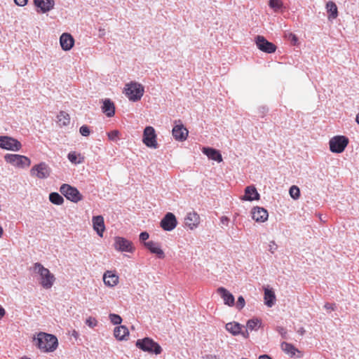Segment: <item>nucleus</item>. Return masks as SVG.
Wrapping results in <instances>:
<instances>
[{
	"instance_id": "f257e3e1",
	"label": "nucleus",
	"mask_w": 359,
	"mask_h": 359,
	"mask_svg": "<svg viewBox=\"0 0 359 359\" xmlns=\"http://www.w3.org/2000/svg\"><path fill=\"white\" fill-rule=\"evenodd\" d=\"M34 339L36 347L43 352H53L58 346L57 339L53 334L40 332Z\"/></svg>"
},
{
	"instance_id": "f03ea898",
	"label": "nucleus",
	"mask_w": 359,
	"mask_h": 359,
	"mask_svg": "<svg viewBox=\"0 0 359 359\" xmlns=\"http://www.w3.org/2000/svg\"><path fill=\"white\" fill-rule=\"evenodd\" d=\"M33 270L40 276V284L43 288L50 289L53 285L55 280L54 275L41 263H35L34 264Z\"/></svg>"
},
{
	"instance_id": "7ed1b4c3",
	"label": "nucleus",
	"mask_w": 359,
	"mask_h": 359,
	"mask_svg": "<svg viewBox=\"0 0 359 359\" xmlns=\"http://www.w3.org/2000/svg\"><path fill=\"white\" fill-rule=\"evenodd\" d=\"M135 346L140 350L150 354L158 355L162 352L161 346L149 337L137 339Z\"/></svg>"
},
{
	"instance_id": "20e7f679",
	"label": "nucleus",
	"mask_w": 359,
	"mask_h": 359,
	"mask_svg": "<svg viewBox=\"0 0 359 359\" xmlns=\"http://www.w3.org/2000/svg\"><path fill=\"white\" fill-rule=\"evenodd\" d=\"M126 95L129 100L137 102L143 96L144 89L142 84L137 82H131L126 85L124 88Z\"/></svg>"
},
{
	"instance_id": "39448f33",
	"label": "nucleus",
	"mask_w": 359,
	"mask_h": 359,
	"mask_svg": "<svg viewBox=\"0 0 359 359\" xmlns=\"http://www.w3.org/2000/svg\"><path fill=\"white\" fill-rule=\"evenodd\" d=\"M348 144V137L344 135H337L330 139V149L333 153L340 154L344 151Z\"/></svg>"
},
{
	"instance_id": "423d86ee",
	"label": "nucleus",
	"mask_w": 359,
	"mask_h": 359,
	"mask_svg": "<svg viewBox=\"0 0 359 359\" xmlns=\"http://www.w3.org/2000/svg\"><path fill=\"white\" fill-rule=\"evenodd\" d=\"M5 161L18 168H26L29 166L31 163L30 159L22 155L7 154L4 156Z\"/></svg>"
},
{
	"instance_id": "0eeeda50",
	"label": "nucleus",
	"mask_w": 359,
	"mask_h": 359,
	"mask_svg": "<svg viewBox=\"0 0 359 359\" xmlns=\"http://www.w3.org/2000/svg\"><path fill=\"white\" fill-rule=\"evenodd\" d=\"M60 191L72 202L77 203L82 199V196L79 190L69 184H63L60 188Z\"/></svg>"
},
{
	"instance_id": "6e6552de",
	"label": "nucleus",
	"mask_w": 359,
	"mask_h": 359,
	"mask_svg": "<svg viewBox=\"0 0 359 359\" xmlns=\"http://www.w3.org/2000/svg\"><path fill=\"white\" fill-rule=\"evenodd\" d=\"M0 148L13 151H20L22 144L18 140L7 135L0 136Z\"/></svg>"
},
{
	"instance_id": "1a4fd4ad",
	"label": "nucleus",
	"mask_w": 359,
	"mask_h": 359,
	"mask_svg": "<svg viewBox=\"0 0 359 359\" xmlns=\"http://www.w3.org/2000/svg\"><path fill=\"white\" fill-rule=\"evenodd\" d=\"M143 143L149 148L157 149L158 144L156 141V134L152 126H147L143 132Z\"/></svg>"
},
{
	"instance_id": "9d476101",
	"label": "nucleus",
	"mask_w": 359,
	"mask_h": 359,
	"mask_svg": "<svg viewBox=\"0 0 359 359\" xmlns=\"http://www.w3.org/2000/svg\"><path fill=\"white\" fill-rule=\"evenodd\" d=\"M30 172L31 175L36 176L39 179H46L50 176L51 169L46 163L41 162L33 166Z\"/></svg>"
},
{
	"instance_id": "9b49d317",
	"label": "nucleus",
	"mask_w": 359,
	"mask_h": 359,
	"mask_svg": "<svg viewBox=\"0 0 359 359\" xmlns=\"http://www.w3.org/2000/svg\"><path fill=\"white\" fill-rule=\"evenodd\" d=\"M255 43L260 50L266 53H273L276 50V46L263 36L257 35L255 37Z\"/></svg>"
},
{
	"instance_id": "f8f14e48",
	"label": "nucleus",
	"mask_w": 359,
	"mask_h": 359,
	"mask_svg": "<svg viewBox=\"0 0 359 359\" xmlns=\"http://www.w3.org/2000/svg\"><path fill=\"white\" fill-rule=\"evenodd\" d=\"M177 224V221L175 215L172 212H168L165 215L161 221V227L168 231L173 230Z\"/></svg>"
},
{
	"instance_id": "ddd939ff",
	"label": "nucleus",
	"mask_w": 359,
	"mask_h": 359,
	"mask_svg": "<svg viewBox=\"0 0 359 359\" xmlns=\"http://www.w3.org/2000/svg\"><path fill=\"white\" fill-rule=\"evenodd\" d=\"M179 123V124H176L173 127L172 130V136L176 140L184 141L188 136V130L181 123L180 120L175 121V123Z\"/></svg>"
},
{
	"instance_id": "4468645a",
	"label": "nucleus",
	"mask_w": 359,
	"mask_h": 359,
	"mask_svg": "<svg viewBox=\"0 0 359 359\" xmlns=\"http://www.w3.org/2000/svg\"><path fill=\"white\" fill-rule=\"evenodd\" d=\"M115 248L121 252H132L133 250V243L123 237H116L114 243Z\"/></svg>"
},
{
	"instance_id": "2eb2a0df",
	"label": "nucleus",
	"mask_w": 359,
	"mask_h": 359,
	"mask_svg": "<svg viewBox=\"0 0 359 359\" xmlns=\"http://www.w3.org/2000/svg\"><path fill=\"white\" fill-rule=\"evenodd\" d=\"M35 6L39 8L38 12L47 13L54 8V0H34Z\"/></svg>"
},
{
	"instance_id": "dca6fc26",
	"label": "nucleus",
	"mask_w": 359,
	"mask_h": 359,
	"mask_svg": "<svg viewBox=\"0 0 359 359\" xmlns=\"http://www.w3.org/2000/svg\"><path fill=\"white\" fill-rule=\"evenodd\" d=\"M60 46L64 50H69L74 44L73 36L68 33H63L60 38Z\"/></svg>"
},
{
	"instance_id": "f3484780",
	"label": "nucleus",
	"mask_w": 359,
	"mask_h": 359,
	"mask_svg": "<svg viewBox=\"0 0 359 359\" xmlns=\"http://www.w3.org/2000/svg\"><path fill=\"white\" fill-rule=\"evenodd\" d=\"M268 212L263 208L256 207L252 211V219L256 222H264L268 219Z\"/></svg>"
},
{
	"instance_id": "a211bd4d",
	"label": "nucleus",
	"mask_w": 359,
	"mask_h": 359,
	"mask_svg": "<svg viewBox=\"0 0 359 359\" xmlns=\"http://www.w3.org/2000/svg\"><path fill=\"white\" fill-rule=\"evenodd\" d=\"M144 246L150 251L151 253L155 254L158 258H163L165 255L161 248L159 243L150 241L144 242Z\"/></svg>"
},
{
	"instance_id": "6ab92c4d",
	"label": "nucleus",
	"mask_w": 359,
	"mask_h": 359,
	"mask_svg": "<svg viewBox=\"0 0 359 359\" xmlns=\"http://www.w3.org/2000/svg\"><path fill=\"white\" fill-rule=\"evenodd\" d=\"M217 293L223 299L225 304L232 306L235 304V299L233 295L230 293L226 288L220 287L217 289Z\"/></svg>"
},
{
	"instance_id": "aec40b11",
	"label": "nucleus",
	"mask_w": 359,
	"mask_h": 359,
	"mask_svg": "<svg viewBox=\"0 0 359 359\" xmlns=\"http://www.w3.org/2000/svg\"><path fill=\"white\" fill-rule=\"evenodd\" d=\"M199 215L196 212H192L187 213L184 219V223L190 229H194L199 224Z\"/></svg>"
},
{
	"instance_id": "412c9836",
	"label": "nucleus",
	"mask_w": 359,
	"mask_h": 359,
	"mask_svg": "<svg viewBox=\"0 0 359 359\" xmlns=\"http://www.w3.org/2000/svg\"><path fill=\"white\" fill-rule=\"evenodd\" d=\"M92 221L94 230L100 236H102L103 232L105 229L103 217L101 215L93 216Z\"/></svg>"
},
{
	"instance_id": "4be33fe9",
	"label": "nucleus",
	"mask_w": 359,
	"mask_h": 359,
	"mask_svg": "<svg viewBox=\"0 0 359 359\" xmlns=\"http://www.w3.org/2000/svg\"><path fill=\"white\" fill-rule=\"evenodd\" d=\"M203 153L206 155L209 159L215 161L217 162L222 161V156L219 151L212 147H203Z\"/></svg>"
},
{
	"instance_id": "5701e85b",
	"label": "nucleus",
	"mask_w": 359,
	"mask_h": 359,
	"mask_svg": "<svg viewBox=\"0 0 359 359\" xmlns=\"http://www.w3.org/2000/svg\"><path fill=\"white\" fill-rule=\"evenodd\" d=\"M243 200L252 201L259 199V194L256 188L253 186L247 187L245 189V195L242 198Z\"/></svg>"
},
{
	"instance_id": "b1692460",
	"label": "nucleus",
	"mask_w": 359,
	"mask_h": 359,
	"mask_svg": "<svg viewBox=\"0 0 359 359\" xmlns=\"http://www.w3.org/2000/svg\"><path fill=\"white\" fill-rule=\"evenodd\" d=\"M280 347L282 350L289 355L290 357H293L295 355L296 353H299V355H297V358H301L302 356V354L301 352L296 348L292 344L283 341L280 344Z\"/></svg>"
},
{
	"instance_id": "393cba45",
	"label": "nucleus",
	"mask_w": 359,
	"mask_h": 359,
	"mask_svg": "<svg viewBox=\"0 0 359 359\" xmlns=\"http://www.w3.org/2000/svg\"><path fill=\"white\" fill-rule=\"evenodd\" d=\"M103 281L104 284L109 287H114L118 283V276L111 271H107L104 273Z\"/></svg>"
},
{
	"instance_id": "a878e982",
	"label": "nucleus",
	"mask_w": 359,
	"mask_h": 359,
	"mask_svg": "<svg viewBox=\"0 0 359 359\" xmlns=\"http://www.w3.org/2000/svg\"><path fill=\"white\" fill-rule=\"evenodd\" d=\"M102 112L104 113L108 117H111L115 114V107L114 102L110 99H105L103 101L102 107Z\"/></svg>"
},
{
	"instance_id": "bb28decb",
	"label": "nucleus",
	"mask_w": 359,
	"mask_h": 359,
	"mask_svg": "<svg viewBox=\"0 0 359 359\" xmlns=\"http://www.w3.org/2000/svg\"><path fill=\"white\" fill-rule=\"evenodd\" d=\"M114 335L118 340H125L129 335L128 329L124 325L117 326L114 328Z\"/></svg>"
},
{
	"instance_id": "cd10ccee",
	"label": "nucleus",
	"mask_w": 359,
	"mask_h": 359,
	"mask_svg": "<svg viewBox=\"0 0 359 359\" xmlns=\"http://www.w3.org/2000/svg\"><path fill=\"white\" fill-rule=\"evenodd\" d=\"M242 325L237 322L228 323L225 325L226 330L233 336H237L241 333Z\"/></svg>"
},
{
	"instance_id": "c85d7f7f",
	"label": "nucleus",
	"mask_w": 359,
	"mask_h": 359,
	"mask_svg": "<svg viewBox=\"0 0 359 359\" xmlns=\"http://www.w3.org/2000/svg\"><path fill=\"white\" fill-rule=\"evenodd\" d=\"M327 12L328 13V19H335L338 16V10L336 4L330 1L326 4Z\"/></svg>"
},
{
	"instance_id": "c756f323",
	"label": "nucleus",
	"mask_w": 359,
	"mask_h": 359,
	"mask_svg": "<svg viewBox=\"0 0 359 359\" xmlns=\"http://www.w3.org/2000/svg\"><path fill=\"white\" fill-rule=\"evenodd\" d=\"M276 300V295L274 292L272 290L270 289H265L264 290V302L265 304L271 307L273 306Z\"/></svg>"
},
{
	"instance_id": "7c9ffc66",
	"label": "nucleus",
	"mask_w": 359,
	"mask_h": 359,
	"mask_svg": "<svg viewBox=\"0 0 359 359\" xmlns=\"http://www.w3.org/2000/svg\"><path fill=\"white\" fill-rule=\"evenodd\" d=\"M57 123L60 126H67L70 121L69 115L63 111H61L57 116Z\"/></svg>"
},
{
	"instance_id": "2f4dec72",
	"label": "nucleus",
	"mask_w": 359,
	"mask_h": 359,
	"mask_svg": "<svg viewBox=\"0 0 359 359\" xmlns=\"http://www.w3.org/2000/svg\"><path fill=\"white\" fill-rule=\"evenodd\" d=\"M50 201L55 205H62L64 202L63 197L57 192H52L49 194Z\"/></svg>"
},
{
	"instance_id": "473e14b6",
	"label": "nucleus",
	"mask_w": 359,
	"mask_h": 359,
	"mask_svg": "<svg viewBox=\"0 0 359 359\" xmlns=\"http://www.w3.org/2000/svg\"><path fill=\"white\" fill-rule=\"evenodd\" d=\"M261 325V321L257 318L248 320L247 328L250 330H257Z\"/></svg>"
},
{
	"instance_id": "72a5a7b5",
	"label": "nucleus",
	"mask_w": 359,
	"mask_h": 359,
	"mask_svg": "<svg viewBox=\"0 0 359 359\" xmlns=\"http://www.w3.org/2000/svg\"><path fill=\"white\" fill-rule=\"evenodd\" d=\"M269 6L275 12H277L283 8V3L281 0H269Z\"/></svg>"
},
{
	"instance_id": "f704fd0d",
	"label": "nucleus",
	"mask_w": 359,
	"mask_h": 359,
	"mask_svg": "<svg viewBox=\"0 0 359 359\" xmlns=\"http://www.w3.org/2000/svg\"><path fill=\"white\" fill-rule=\"evenodd\" d=\"M290 196L294 199H297L300 196L299 189L297 186H292L289 191Z\"/></svg>"
},
{
	"instance_id": "c9c22d12",
	"label": "nucleus",
	"mask_w": 359,
	"mask_h": 359,
	"mask_svg": "<svg viewBox=\"0 0 359 359\" xmlns=\"http://www.w3.org/2000/svg\"><path fill=\"white\" fill-rule=\"evenodd\" d=\"M109 318L111 323L114 325H120L122 322L121 317L116 313H110Z\"/></svg>"
},
{
	"instance_id": "e433bc0d",
	"label": "nucleus",
	"mask_w": 359,
	"mask_h": 359,
	"mask_svg": "<svg viewBox=\"0 0 359 359\" xmlns=\"http://www.w3.org/2000/svg\"><path fill=\"white\" fill-rule=\"evenodd\" d=\"M67 158L71 163L74 164L80 163L81 162V161H77V154L74 151L69 152Z\"/></svg>"
},
{
	"instance_id": "4c0bfd02",
	"label": "nucleus",
	"mask_w": 359,
	"mask_h": 359,
	"mask_svg": "<svg viewBox=\"0 0 359 359\" xmlns=\"http://www.w3.org/2000/svg\"><path fill=\"white\" fill-rule=\"evenodd\" d=\"M119 132L118 130H112L107 133L108 137L111 141H116L118 137Z\"/></svg>"
},
{
	"instance_id": "58836bf2",
	"label": "nucleus",
	"mask_w": 359,
	"mask_h": 359,
	"mask_svg": "<svg viewBox=\"0 0 359 359\" xmlns=\"http://www.w3.org/2000/svg\"><path fill=\"white\" fill-rule=\"evenodd\" d=\"M245 299L243 298V296H239L238 298L236 304V308L238 310H241L245 306Z\"/></svg>"
},
{
	"instance_id": "ea45409f",
	"label": "nucleus",
	"mask_w": 359,
	"mask_h": 359,
	"mask_svg": "<svg viewBox=\"0 0 359 359\" xmlns=\"http://www.w3.org/2000/svg\"><path fill=\"white\" fill-rule=\"evenodd\" d=\"M80 133L85 137H87L90 135V130L88 126L83 125L79 129Z\"/></svg>"
},
{
	"instance_id": "a19ab883",
	"label": "nucleus",
	"mask_w": 359,
	"mask_h": 359,
	"mask_svg": "<svg viewBox=\"0 0 359 359\" xmlns=\"http://www.w3.org/2000/svg\"><path fill=\"white\" fill-rule=\"evenodd\" d=\"M276 330L281 335L282 338L285 339H287V332L285 328L283 327H277Z\"/></svg>"
},
{
	"instance_id": "79ce46f5",
	"label": "nucleus",
	"mask_w": 359,
	"mask_h": 359,
	"mask_svg": "<svg viewBox=\"0 0 359 359\" xmlns=\"http://www.w3.org/2000/svg\"><path fill=\"white\" fill-rule=\"evenodd\" d=\"M97 320L95 318H91V317H89L86 320V324L88 327H92V328L97 325Z\"/></svg>"
},
{
	"instance_id": "37998d69",
	"label": "nucleus",
	"mask_w": 359,
	"mask_h": 359,
	"mask_svg": "<svg viewBox=\"0 0 359 359\" xmlns=\"http://www.w3.org/2000/svg\"><path fill=\"white\" fill-rule=\"evenodd\" d=\"M324 308L327 311V312H331L332 311L336 310L337 306L335 304L326 303L324 305Z\"/></svg>"
},
{
	"instance_id": "c03bdc74",
	"label": "nucleus",
	"mask_w": 359,
	"mask_h": 359,
	"mask_svg": "<svg viewBox=\"0 0 359 359\" xmlns=\"http://www.w3.org/2000/svg\"><path fill=\"white\" fill-rule=\"evenodd\" d=\"M287 37H288V39L291 41V43L293 45H296V43L298 41V38L294 34L290 33V34H288Z\"/></svg>"
},
{
	"instance_id": "a18cd8bd",
	"label": "nucleus",
	"mask_w": 359,
	"mask_h": 359,
	"mask_svg": "<svg viewBox=\"0 0 359 359\" xmlns=\"http://www.w3.org/2000/svg\"><path fill=\"white\" fill-rule=\"evenodd\" d=\"M149 237V233L147 231L141 232L140 234V240L141 241H146Z\"/></svg>"
},
{
	"instance_id": "49530a36",
	"label": "nucleus",
	"mask_w": 359,
	"mask_h": 359,
	"mask_svg": "<svg viewBox=\"0 0 359 359\" xmlns=\"http://www.w3.org/2000/svg\"><path fill=\"white\" fill-rule=\"evenodd\" d=\"M267 111L268 109L264 106H262L259 108V113L260 114L262 117H264V116Z\"/></svg>"
},
{
	"instance_id": "de8ad7c7",
	"label": "nucleus",
	"mask_w": 359,
	"mask_h": 359,
	"mask_svg": "<svg viewBox=\"0 0 359 359\" xmlns=\"http://www.w3.org/2000/svg\"><path fill=\"white\" fill-rule=\"evenodd\" d=\"M28 0H14L15 3L19 6H24L27 4Z\"/></svg>"
},
{
	"instance_id": "09e8293b",
	"label": "nucleus",
	"mask_w": 359,
	"mask_h": 359,
	"mask_svg": "<svg viewBox=\"0 0 359 359\" xmlns=\"http://www.w3.org/2000/svg\"><path fill=\"white\" fill-rule=\"evenodd\" d=\"M220 221L222 224L228 225L229 219V217H227L226 216H223L221 217Z\"/></svg>"
},
{
	"instance_id": "8fccbe9b",
	"label": "nucleus",
	"mask_w": 359,
	"mask_h": 359,
	"mask_svg": "<svg viewBox=\"0 0 359 359\" xmlns=\"http://www.w3.org/2000/svg\"><path fill=\"white\" fill-rule=\"evenodd\" d=\"M271 243L272 244H271L269 245V251H271L272 253H273L274 250L276 249V245L275 244L274 242H272Z\"/></svg>"
},
{
	"instance_id": "3c124183",
	"label": "nucleus",
	"mask_w": 359,
	"mask_h": 359,
	"mask_svg": "<svg viewBox=\"0 0 359 359\" xmlns=\"http://www.w3.org/2000/svg\"><path fill=\"white\" fill-rule=\"evenodd\" d=\"M248 329L247 328L245 331H243V332H242V331H241V333H240V334H242L245 338H248V337H249V332H248Z\"/></svg>"
},
{
	"instance_id": "603ef678",
	"label": "nucleus",
	"mask_w": 359,
	"mask_h": 359,
	"mask_svg": "<svg viewBox=\"0 0 359 359\" xmlns=\"http://www.w3.org/2000/svg\"><path fill=\"white\" fill-rule=\"evenodd\" d=\"M6 311L4 309L0 306V320L4 316Z\"/></svg>"
},
{
	"instance_id": "864d4df0",
	"label": "nucleus",
	"mask_w": 359,
	"mask_h": 359,
	"mask_svg": "<svg viewBox=\"0 0 359 359\" xmlns=\"http://www.w3.org/2000/svg\"><path fill=\"white\" fill-rule=\"evenodd\" d=\"M203 358V359H217V357L213 355H206Z\"/></svg>"
},
{
	"instance_id": "5fc2aeb1",
	"label": "nucleus",
	"mask_w": 359,
	"mask_h": 359,
	"mask_svg": "<svg viewBox=\"0 0 359 359\" xmlns=\"http://www.w3.org/2000/svg\"><path fill=\"white\" fill-rule=\"evenodd\" d=\"M259 359H272V358L269 355L264 354V355H261L259 357Z\"/></svg>"
},
{
	"instance_id": "6e6d98bb",
	"label": "nucleus",
	"mask_w": 359,
	"mask_h": 359,
	"mask_svg": "<svg viewBox=\"0 0 359 359\" xmlns=\"http://www.w3.org/2000/svg\"><path fill=\"white\" fill-rule=\"evenodd\" d=\"M298 333L301 335H304V334L305 333V330L303 327H302L298 330Z\"/></svg>"
},
{
	"instance_id": "4d7b16f0",
	"label": "nucleus",
	"mask_w": 359,
	"mask_h": 359,
	"mask_svg": "<svg viewBox=\"0 0 359 359\" xmlns=\"http://www.w3.org/2000/svg\"><path fill=\"white\" fill-rule=\"evenodd\" d=\"M355 121L359 125V113L356 115Z\"/></svg>"
},
{
	"instance_id": "13d9d810",
	"label": "nucleus",
	"mask_w": 359,
	"mask_h": 359,
	"mask_svg": "<svg viewBox=\"0 0 359 359\" xmlns=\"http://www.w3.org/2000/svg\"><path fill=\"white\" fill-rule=\"evenodd\" d=\"M72 335H73L74 337H77V335H78V333H77L76 331H74V332H73Z\"/></svg>"
},
{
	"instance_id": "bf43d9fd",
	"label": "nucleus",
	"mask_w": 359,
	"mask_h": 359,
	"mask_svg": "<svg viewBox=\"0 0 359 359\" xmlns=\"http://www.w3.org/2000/svg\"><path fill=\"white\" fill-rule=\"evenodd\" d=\"M100 34H104V29H100Z\"/></svg>"
}]
</instances>
